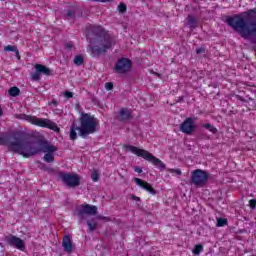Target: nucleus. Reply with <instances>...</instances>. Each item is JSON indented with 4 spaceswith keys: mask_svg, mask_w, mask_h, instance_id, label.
I'll use <instances>...</instances> for the list:
<instances>
[{
    "mask_svg": "<svg viewBox=\"0 0 256 256\" xmlns=\"http://www.w3.org/2000/svg\"><path fill=\"white\" fill-rule=\"evenodd\" d=\"M77 131H79V126L75 123V121H73L69 133L71 141H75V139H77Z\"/></svg>",
    "mask_w": 256,
    "mask_h": 256,
    "instance_id": "17",
    "label": "nucleus"
},
{
    "mask_svg": "<svg viewBox=\"0 0 256 256\" xmlns=\"http://www.w3.org/2000/svg\"><path fill=\"white\" fill-rule=\"evenodd\" d=\"M154 75H157V77H161V74L154 72Z\"/></svg>",
    "mask_w": 256,
    "mask_h": 256,
    "instance_id": "42",
    "label": "nucleus"
},
{
    "mask_svg": "<svg viewBox=\"0 0 256 256\" xmlns=\"http://www.w3.org/2000/svg\"><path fill=\"white\" fill-rule=\"evenodd\" d=\"M5 241L11 247H15V249H19V251H25V241H23V239L10 234L5 237Z\"/></svg>",
    "mask_w": 256,
    "mask_h": 256,
    "instance_id": "12",
    "label": "nucleus"
},
{
    "mask_svg": "<svg viewBox=\"0 0 256 256\" xmlns=\"http://www.w3.org/2000/svg\"><path fill=\"white\" fill-rule=\"evenodd\" d=\"M240 101H244L243 97L237 96Z\"/></svg>",
    "mask_w": 256,
    "mask_h": 256,
    "instance_id": "43",
    "label": "nucleus"
},
{
    "mask_svg": "<svg viewBox=\"0 0 256 256\" xmlns=\"http://www.w3.org/2000/svg\"><path fill=\"white\" fill-rule=\"evenodd\" d=\"M14 53L17 59H21V55H19V49H16Z\"/></svg>",
    "mask_w": 256,
    "mask_h": 256,
    "instance_id": "38",
    "label": "nucleus"
},
{
    "mask_svg": "<svg viewBox=\"0 0 256 256\" xmlns=\"http://www.w3.org/2000/svg\"><path fill=\"white\" fill-rule=\"evenodd\" d=\"M19 119H24L25 121H29L32 125H37L38 127H45L46 129H51L56 133L61 131L60 128L57 127V124L47 118H37L35 116H29L25 114H21Z\"/></svg>",
    "mask_w": 256,
    "mask_h": 256,
    "instance_id": "6",
    "label": "nucleus"
},
{
    "mask_svg": "<svg viewBox=\"0 0 256 256\" xmlns=\"http://www.w3.org/2000/svg\"><path fill=\"white\" fill-rule=\"evenodd\" d=\"M117 11L120 13V15H125V13H127V4L121 2L117 7Z\"/></svg>",
    "mask_w": 256,
    "mask_h": 256,
    "instance_id": "22",
    "label": "nucleus"
},
{
    "mask_svg": "<svg viewBox=\"0 0 256 256\" xmlns=\"http://www.w3.org/2000/svg\"><path fill=\"white\" fill-rule=\"evenodd\" d=\"M185 25L190 27V29H195V27H197V18H195L193 15H188Z\"/></svg>",
    "mask_w": 256,
    "mask_h": 256,
    "instance_id": "18",
    "label": "nucleus"
},
{
    "mask_svg": "<svg viewBox=\"0 0 256 256\" xmlns=\"http://www.w3.org/2000/svg\"><path fill=\"white\" fill-rule=\"evenodd\" d=\"M89 232L92 233V231H95L97 229V220L95 218H92L91 220L87 221Z\"/></svg>",
    "mask_w": 256,
    "mask_h": 256,
    "instance_id": "21",
    "label": "nucleus"
},
{
    "mask_svg": "<svg viewBox=\"0 0 256 256\" xmlns=\"http://www.w3.org/2000/svg\"><path fill=\"white\" fill-rule=\"evenodd\" d=\"M59 177L64 185H66V187H70L71 189H75V187H79V185H81V178L78 174L60 172Z\"/></svg>",
    "mask_w": 256,
    "mask_h": 256,
    "instance_id": "8",
    "label": "nucleus"
},
{
    "mask_svg": "<svg viewBox=\"0 0 256 256\" xmlns=\"http://www.w3.org/2000/svg\"><path fill=\"white\" fill-rule=\"evenodd\" d=\"M169 173H175L176 175H182L181 169H168Z\"/></svg>",
    "mask_w": 256,
    "mask_h": 256,
    "instance_id": "31",
    "label": "nucleus"
},
{
    "mask_svg": "<svg viewBox=\"0 0 256 256\" xmlns=\"http://www.w3.org/2000/svg\"><path fill=\"white\" fill-rule=\"evenodd\" d=\"M249 205H250V209H252V211H254V209L256 207V199H251L249 201Z\"/></svg>",
    "mask_w": 256,
    "mask_h": 256,
    "instance_id": "32",
    "label": "nucleus"
},
{
    "mask_svg": "<svg viewBox=\"0 0 256 256\" xmlns=\"http://www.w3.org/2000/svg\"><path fill=\"white\" fill-rule=\"evenodd\" d=\"M34 68L36 71L32 74L33 81H40L41 75H46V77L53 75V71L43 64H35Z\"/></svg>",
    "mask_w": 256,
    "mask_h": 256,
    "instance_id": "11",
    "label": "nucleus"
},
{
    "mask_svg": "<svg viewBox=\"0 0 256 256\" xmlns=\"http://www.w3.org/2000/svg\"><path fill=\"white\" fill-rule=\"evenodd\" d=\"M79 136L83 139H87L88 135H93L99 131V120L95 116H91L88 113H82L80 118Z\"/></svg>",
    "mask_w": 256,
    "mask_h": 256,
    "instance_id": "4",
    "label": "nucleus"
},
{
    "mask_svg": "<svg viewBox=\"0 0 256 256\" xmlns=\"http://www.w3.org/2000/svg\"><path fill=\"white\" fill-rule=\"evenodd\" d=\"M64 97H66L67 99H73V92L66 91L64 93Z\"/></svg>",
    "mask_w": 256,
    "mask_h": 256,
    "instance_id": "33",
    "label": "nucleus"
},
{
    "mask_svg": "<svg viewBox=\"0 0 256 256\" xmlns=\"http://www.w3.org/2000/svg\"><path fill=\"white\" fill-rule=\"evenodd\" d=\"M201 251H203V245L198 244L194 247L193 249V254L194 255H199L201 253Z\"/></svg>",
    "mask_w": 256,
    "mask_h": 256,
    "instance_id": "27",
    "label": "nucleus"
},
{
    "mask_svg": "<svg viewBox=\"0 0 256 256\" xmlns=\"http://www.w3.org/2000/svg\"><path fill=\"white\" fill-rule=\"evenodd\" d=\"M86 39L89 43L87 51L95 58L107 55L109 49L117 44V39L109 33H88Z\"/></svg>",
    "mask_w": 256,
    "mask_h": 256,
    "instance_id": "2",
    "label": "nucleus"
},
{
    "mask_svg": "<svg viewBox=\"0 0 256 256\" xmlns=\"http://www.w3.org/2000/svg\"><path fill=\"white\" fill-rule=\"evenodd\" d=\"M3 115V109L0 107V117Z\"/></svg>",
    "mask_w": 256,
    "mask_h": 256,
    "instance_id": "44",
    "label": "nucleus"
},
{
    "mask_svg": "<svg viewBox=\"0 0 256 256\" xmlns=\"http://www.w3.org/2000/svg\"><path fill=\"white\" fill-rule=\"evenodd\" d=\"M133 67V62L129 58L122 57L117 60V62L114 65V71L115 73H118V75H126V73H129Z\"/></svg>",
    "mask_w": 256,
    "mask_h": 256,
    "instance_id": "9",
    "label": "nucleus"
},
{
    "mask_svg": "<svg viewBox=\"0 0 256 256\" xmlns=\"http://www.w3.org/2000/svg\"><path fill=\"white\" fill-rule=\"evenodd\" d=\"M98 3H109L110 1H113V0H94Z\"/></svg>",
    "mask_w": 256,
    "mask_h": 256,
    "instance_id": "37",
    "label": "nucleus"
},
{
    "mask_svg": "<svg viewBox=\"0 0 256 256\" xmlns=\"http://www.w3.org/2000/svg\"><path fill=\"white\" fill-rule=\"evenodd\" d=\"M136 185L148 191L151 195H157V190L154 189L149 182L143 181L141 178H134Z\"/></svg>",
    "mask_w": 256,
    "mask_h": 256,
    "instance_id": "14",
    "label": "nucleus"
},
{
    "mask_svg": "<svg viewBox=\"0 0 256 256\" xmlns=\"http://www.w3.org/2000/svg\"><path fill=\"white\" fill-rule=\"evenodd\" d=\"M113 87H114L113 82H107L105 84L106 91H113Z\"/></svg>",
    "mask_w": 256,
    "mask_h": 256,
    "instance_id": "30",
    "label": "nucleus"
},
{
    "mask_svg": "<svg viewBox=\"0 0 256 256\" xmlns=\"http://www.w3.org/2000/svg\"><path fill=\"white\" fill-rule=\"evenodd\" d=\"M65 47H66V49H73V44H71V43H66V44H65Z\"/></svg>",
    "mask_w": 256,
    "mask_h": 256,
    "instance_id": "39",
    "label": "nucleus"
},
{
    "mask_svg": "<svg viewBox=\"0 0 256 256\" xmlns=\"http://www.w3.org/2000/svg\"><path fill=\"white\" fill-rule=\"evenodd\" d=\"M77 215L80 221H85V219H89L90 215H97V206L84 204L78 210Z\"/></svg>",
    "mask_w": 256,
    "mask_h": 256,
    "instance_id": "10",
    "label": "nucleus"
},
{
    "mask_svg": "<svg viewBox=\"0 0 256 256\" xmlns=\"http://www.w3.org/2000/svg\"><path fill=\"white\" fill-rule=\"evenodd\" d=\"M226 23L236 33H256V9L227 16Z\"/></svg>",
    "mask_w": 256,
    "mask_h": 256,
    "instance_id": "3",
    "label": "nucleus"
},
{
    "mask_svg": "<svg viewBox=\"0 0 256 256\" xmlns=\"http://www.w3.org/2000/svg\"><path fill=\"white\" fill-rule=\"evenodd\" d=\"M2 244L0 243V246H1Z\"/></svg>",
    "mask_w": 256,
    "mask_h": 256,
    "instance_id": "47",
    "label": "nucleus"
},
{
    "mask_svg": "<svg viewBox=\"0 0 256 256\" xmlns=\"http://www.w3.org/2000/svg\"><path fill=\"white\" fill-rule=\"evenodd\" d=\"M134 171H135L136 173H143V169H141V168L138 167V166H136V167L134 168Z\"/></svg>",
    "mask_w": 256,
    "mask_h": 256,
    "instance_id": "36",
    "label": "nucleus"
},
{
    "mask_svg": "<svg viewBox=\"0 0 256 256\" xmlns=\"http://www.w3.org/2000/svg\"><path fill=\"white\" fill-rule=\"evenodd\" d=\"M133 199H134L135 201H141V198H139V197H137V196H133Z\"/></svg>",
    "mask_w": 256,
    "mask_h": 256,
    "instance_id": "40",
    "label": "nucleus"
},
{
    "mask_svg": "<svg viewBox=\"0 0 256 256\" xmlns=\"http://www.w3.org/2000/svg\"><path fill=\"white\" fill-rule=\"evenodd\" d=\"M85 61V59L83 58L82 55H77L75 56L74 58V64L75 65H78V66H81V64Z\"/></svg>",
    "mask_w": 256,
    "mask_h": 256,
    "instance_id": "24",
    "label": "nucleus"
},
{
    "mask_svg": "<svg viewBox=\"0 0 256 256\" xmlns=\"http://www.w3.org/2000/svg\"><path fill=\"white\" fill-rule=\"evenodd\" d=\"M99 219H107V217L99 216Z\"/></svg>",
    "mask_w": 256,
    "mask_h": 256,
    "instance_id": "45",
    "label": "nucleus"
},
{
    "mask_svg": "<svg viewBox=\"0 0 256 256\" xmlns=\"http://www.w3.org/2000/svg\"><path fill=\"white\" fill-rule=\"evenodd\" d=\"M16 49H17V46H13V45H8V46L4 47V51H8V52H10V51L15 52Z\"/></svg>",
    "mask_w": 256,
    "mask_h": 256,
    "instance_id": "29",
    "label": "nucleus"
},
{
    "mask_svg": "<svg viewBox=\"0 0 256 256\" xmlns=\"http://www.w3.org/2000/svg\"><path fill=\"white\" fill-rule=\"evenodd\" d=\"M196 53H197V55H201V53H205V48H203V47L197 48Z\"/></svg>",
    "mask_w": 256,
    "mask_h": 256,
    "instance_id": "34",
    "label": "nucleus"
},
{
    "mask_svg": "<svg viewBox=\"0 0 256 256\" xmlns=\"http://www.w3.org/2000/svg\"><path fill=\"white\" fill-rule=\"evenodd\" d=\"M180 101H183V97H179L177 103H180Z\"/></svg>",
    "mask_w": 256,
    "mask_h": 256,
    "instance_id": "41",
    "label": "nucleus"
},
{
    "mask_svg": "<svg viewBox=\"0 0 256 256\" xmlns=\"http://www.w3.org/2000/svg\"><path fill=\"white\" fill-rule=\"evenodd\" d=\"M49 105H54V107H57V105H59V102L53 99L51 102H49Z\"/></svg>",
    "mask_w": 256,
    "mask_h": 256,
    "instance_id": "35",
    "label": "nucleus"
},
{
    "mask_svg": "<svg viewBox=\"0 0 256 256\" xmlns=\"http://www.w3.org/2000/svg\"><path fill=\"white\" fill-rule=\"evenodd\" d=\"M180 131L186 133V135H191L195 131V122L193 118H186L180 125Z\"/></svg>",
    "mask_w": 256,
    "mask_h": 256,
    "instance_id": "13",
    "label": "nucleus"
},
{
    "mask_svg": "<svg viewBox=\"0 0 256 256\" xmlns=\"http://www.w3.org/2000/svg\"><path fill=\"white\" fill-rule=\"evenodd\" d=\"M120 121H127L131 119V112L127 108H122L119 112Z\"/></svg>",
    "mask_w": 256,
    "mask_h": 256,
    "instance_id": "19",
    "label": "nucleus"
},
{
    "mask_svg": "<svg viewBox=\"0 0 256 256\" xmlns=\"http://www.w3.org/2000/svg\"><path fill=\"white\" fill-rule=\"evenodd\" d=\"M1 143H3V138H1V136H0V145H1Z\"/></svg>",
    "mask_w": 256,
    "mask_h": 256,
    "instance_id": "46",
    "label": "nucleus"
},
{
    "mask_svg": "<svg viewBox=\"0 0 256 256\" xmlns=\"http://www.w3.org/2000/svg\"><path fill=\"white\" fill-rule=\"evenodd\" d=\"M20 94L21 90L17 86L11 87L8 90V95H10V97H19Z\"/></svg>",
    "mask_w": 256,
    "mask_h": 256,
    "instance_id": "20",
    "label": "nucleus"
},
{
    "mask_svg": "<svg viewBox=\"0 0 256 256\" xmlns=\"http://www.w3.org/2000/svg\"><path fill=\"white\" fill-rule=\"evenodd\" d=\"M208 180L209 174L207 171L196 169L191 173L190 184L195 185V187H205Z\"/></svg>",
    "mask_w": 256,
    "mask_h": 256,
    "instance_id": "7",
    "label": "nucleus"
},
{
    "mask_svg": "<svg viewBox=\"0 0 256 256\" xmlns=\"http://www.w3.org/2000/svg\"><path fill=\"white\" fill-rule=\"evenodd\" d=\"M85 33H105V29L101 25L88 24L85 26Z\"/></svg>",
    "mask_w": 256,
    "mask_h": 256,
    "instance_id": "16",
    "label": "nucleus"
},
{
    "mask_svg": "<svg viewBox=\"0 0 256 256\" xmlns=\"http://www.w3.org/2000/svg\"><path fill=\"white\" fill-rule=\"evenodd\" d=\"M124 149L126 151H129L130 153H133L134 155H137V157H142V159H145V161H149L150 163H152V165L157 167L159 171H165V169L167 168V166L165 165V163H163V161L155 157L153 154H151L147 150H143L132 145H125Z\"/></svg>",
    "mask_w": 256,
    "mask_h": 256,
    "instance_id": "5",
    "label": "nucleus"
},
{
    "mask_svg": "<svg viewBox=\"0 0 256 256\" xmlns=\"http://www.w3.org/2000/svg\"><path fill=\"white\" fill-rule=\"evenodd\" d=\"M228 221L227 218H218L217 219V227H225V225H227Z\"/></svg>",
    "mask_w": 256,
    "mask_h": 256,
    "instance_id": "25",
    "label": "nucleus"
},
{
    "mask_svg": "<svg viewBox=\"0 0 256 256\" xmlns=\"http://www.w3.org/2000/svg\"><path fill=\"white\" fill-rule=\"evenodd\" d=\"M76 15H77V12L74 9H68L66 11L65 17L66 19H75Z\"/></svg>",
    "mask_w": 256,
    "mask_h": 256,
    "instance_id": "23",
    "label": "nucleus"
},
{
    "mask_svg": "<svg viewBox=\"0 0 256 256\" xmlns=\"http://www.w3.org/2000/svg\"><path fill=\"white\" fill-rule=\"evenodd\" d=\"M7 147L12 153H17L18 155H23L25 158L33 157L38 153H46L44 155V161L46 163H53L55 161V151L57 147L49 145L48 141L36 140L29 141L23 139V133L16 132L11 135L7 140Z\"/></svg>",
    "mask_w": 256,
    "mask_h": 256,
    "instance_id": "1",
    "label": "nucleus"
},
{
    "mask_svg": "<svg viewBox=\"0 0 256 256\" xmlns=\"http://www.w3.org/2000/svg\"><path fill=\"white\" fill-rule=\"evenodd\" d=\"M62 247L66 253L73 251V242H71V236L65 235L62 239Z\"/></svg>",
    "mask_w": 256,
    "mask_h": 256,
    "instance_id": "15",
    "label": "nucleus"
},
{
    "mask_svg": "<svg viewBox=\"0 0 256 256\" xmlns=\"http://www.w3.org/2000/svg\"><path fill=\"white\" fill-rule=\"evenodd\" d=\"M91 179L94 182L99 181V173L97 171L92 172Z\"/></svg>",
    "mask_w": 256,
    "mask_h": 256,
    "instance_id": "28",
    "label": "nucleus"
},
{
    "mask_svg": "<svg viewBox=\"0 0 256 256\" xmlns=\"http://www.w3.org/2000/svg\"><path fill=\"white\" fill-rule=\"evenodd\" d=\"M204 129H208V131H210L211 133H217V128H215L213 125L211 124H204L203 125Z\"/></svg>",
    "mask_w": 256,
    "mask_h": 256,
    "instance_id": "26",
    "label": "nucleus"
}]
</instances>
